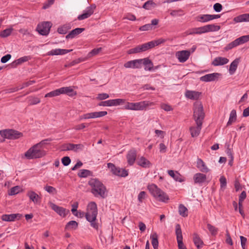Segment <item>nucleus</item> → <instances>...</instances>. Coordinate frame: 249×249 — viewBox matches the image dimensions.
<instances>
[{
  "mask_svg": "<svg viewBox=\"0 0 249 249\" xmlns=\"http://www.w3.org/2000/svg\"><path fill=\"white\" fill-rule=\"evenodd\" d=\"M91 174V172L89 170L86 169L80 170L78 174V176L80 178H86L89 176Z\"/></svg>",
  "mask_w": 249,
  "mask_h": 249,
  "instance_id": "nucleus-50",
  "label": "nucleus"
},
{
  "mask_svg": "<svg viewBox=\"0 0 249 249\" xmlns=\"http://www.w3.org/2000/svg\"><path fill=\"white\" fill-rule=\"evenodd\" d=\"M236 120V110L233 109L231 111L230 115V118L227 123V125L229 126L231 125Z\"/></svg>",
  "mask_w": 249,
  "mask_h": 249,
  "instance_id": "nucleus-40",
  "label": "nucleus"
},
{
  "mask_svg": "<svg viewBox=\"0 0 249 249\" xmlns=\"http://www.w3.org/2000/svg\"><path fill=\"white\" fill-rule=\"evenodd\" d=\"M146 197V193L144 191H141L138 196V199L139 202H142L143 199Z\"/></svg>",
  "mask_w": 249,
  "mask_h": 249,
  "instance_id": "nucleus-60",
  "label": "nucleus"
},
{
  "mask_svg": "<svg viewBox=\"0 0 249 249\" xmlns=\"http://www.w3.org/2000/svg\"><path fill=\"white\" fill-rule=\"evenodd\" d=\"M152 29V25H150V24H146L142 26H141L139 28V30L142 31H146Z\"/></svg>",
  "mask_w": 249,
  "mask_h": 249,
  "instance_id": "nucleus-62",
  "label": "nucleus"
},
{
  "mask_svg": "<svg viewBox=\"0 0 249 249\" xmlns=\"http://www.w3.org/2000/svg\"><path fill=\"white\" fill-rule=\"evenodd\" d=\"M50 206L54 211H55L60 216L63 217H65L70 212L69 210H67L62 207L58 206L52 202L50 203Z\"/></svg>",
  "mask_w": 249,
  "mask_h": 249,
  "instance_id": "nucleus-12",
  "label": "nucleus"
},
{
  "mask_svg": "<svg viewBox=\"0 0 249 249\" xmlns=\"http://www.w3.org/2000/svg\"><path fill=\"white\" fill-rule=\"evenodd\" d=\"M0 135L8 139H16L22 136V133L15 130H4L0 131Z\"/></svg>",
  "mask_w": 249,
  "mask_h": 249,
  "instance_id": "nucleus-7",
  "label": "nucleus"
},
{
  "mask_svg": "<svg viewBox=\"0 0 249 249\" xmlns=\"http://www.w3.org/2000/svg\"><path fill=\"white\" fill-rule=\"evenodd\" d=\"M20 188L19 186H16L12 187L10 191L9 195L13 196L18 194L20 191Z\"/></svg>",
  "mask_w": 249,
  "mask_h": 249,
  "instance_id": "nucleus-59",
  "label": "nucleus"
},
{
  "mask_svg": "<svg viewBox=\"0 0 249 249\" xmlns=\"http://www.w3.org/2000/svg\"><path fill=\"white\" fill-rule=\"evenodd\" d=\"M194 180L196 183H202L206 180V176L202 173H196L194 176Z\"/></svg>",
  "mask_w": 249,
  "mask_h": 249,
  "instance_id": "nucleus-29",
  "label": "nucleus"
},
{
  "mask_svg": "<svg viewBox=\"0 0 249 249\" xmlns=\"http://www.w3.org/2000/svg\"><path fill=\"white\" fill-rule=\"evenodd\" d=\"M89 184L91 188V192L95 197L105 198L107 196V192L105 186L99 180L92 178L89 181Z\"/></svg>",
  "mask_w": 249,
  "mask_h": 249,
  "instance_id": "nucleus-3",
  "label": "nucleus"
},
{
  "mask_svg": "<svg viewBox=\"0 0 249 249\" xmlns=\"http://www.w3.org/2000/svg\"><path fill=\"white\" fill-rule=\"evenodd\" d=\"M154 104L153 102L147 101L137 103L127 102L124 106V108L132 110H142L145 109L147 107L153 106Z\"/></svg>",
  "mask_w": 249,
  "mask_h": 249,
  "instance_id": "nucleus-6",
  "label": "nucleus"
},
{
  "mask_svg": "<svg viewBox=\"0 0 249 249\" xmlns=\"http://www.w3.org/2000/svg\"><path fill=\"white\" fill-rule=\"evenodd\" d=\"M239 45L247 42L249 41V35L247 36H242L237 38Z\"/></svg>",
  "mask_w": 249,
  "mask_h": 249,
  "instance_id": "nucleus-53",
  "label": "nucleus"
},
{
  "mask_svg": "<svg viewBox=\"0 0 249 249\" xmlns=\"http://www.w3.org/2000/svg\"><path fill=\"white\" fill-rule=\"evenodd\" d=\"M27 196L35 204L39 203L40 202V197L34 191H29L27 194Z\"/></svg>",
  "mask_w": 249,
  "mask_h": 249,
  "instance_id": "nucleus-23",
  "label": "nucleus"
},
{
  "mask_svg": "<svg viewBox=\"0 0 249 249\" xmlns=\"http://www.w3.org/2000/svg\"><path fill=\"white\" fill-rule=\"evenodd\" d=\"M137 156L136 150L131 149L128 152L126 155V159L128 164L132 165L135 161Z\"/></svg>",
  "mask_w": 249,
  "mask_h": 249,
  "instance_id": "nucleus-18",
  "label": "nucleus"
},
{
  "mask_svg": "<svg viewBox=\"0 0 249 249\" xmlns=\"http://www.w3.org/2000/svg\"><path fill=\"white\" fill-rule=\"evenodd\" d=\"M193 241L195 245L198 249L202 248V246L203 245V241L201 239L199 235L196 233L193 234Z\"/></svg>",
  "mask_w": 249,
  "mask_h": 249,
  "instance_id": "nucleus-34",
  "label": "nucleus"
},
{
  "mask_svg": "<svg viewBox=\"0 0 249 249\" xmlns=\"http://www.w3.org/2000/svg\"><path fill=\"white\" fill-rule=\"evenodd\" d=\"M72 50L55 49L52 50L47 53L48 55H63L71 52Z\"/></svg>",
  "mask_w": 249,
  "mask_h": 249,
  "instance_id": "nucleus-20",
  "label": "nucleus"
},
{
  "mask_svg": "<svg viewBox=\"0 0 249 249\" xmlns=\"http://www.w3.org/2000/svg\"><path fill=\"white\" fill-rule=\"evenodd\" d=\"M22 217V215L19 213L3 214L1 216V219L4 221H14L16 219H20Z\"/></svg>",
  "mask_w": 249,
  "mask_h": 249,
  "instance_id": "nucleus-19",
  "label": "nucleus"
},
{
  "mask_svg": "<svg viewBox=\"0 0 249 249\" xmlns=\"http://www.w3.org/2000/svg\"><path fill=\"white\" fill-rule=\"evenodd\" d=\"M138 164L143 168H148L151 165L150 162L144 157H141L138 160Z\"/></svg>",
  "mask_w": 249,
  "mask_h": 249,
  "instance_id": "nucleus-32",
  "label": "nucleus"
},
{
  "mask_svg": "<svg viewBox=\"0 0 249 249\" xmlns=\"http://www.w3.org/2000/svg\"><path fill=\"white\" fill-rule=\"evenodd\" d=\"M78 223L74 220L69 221L65 226L66 229H76L78 227Z\"/></svg>",
  "mask_w": 249,
  "mask_h": 249,
  "instance_id": "nucleus-44",
  "label": "nucleus"
},
{
  "mask_svg": "<svg viewBox=\"0 0 249 249\" xmlns=\"http://www.w3.org/2000/svg\"><path fill=\"white\" fill-rule=\"evenodd\" d=\"M146 61L142 58L135 59L126 62L124 66L125 68L141 69L142 67V63H144Z\"/></svg>",
  "mask_w": 249,
  "mask_h": 249,
  "instance_id": "nucleus-9",
  "label": "nucleus"
},
{
  "mask_svg": "<svg viewBox=\"0 0 249 249\" xmlns=\"http://www.w3.org/2000/svg\"><path fill=\"white\" fill-rule=\"evenodd\" d=\"M109 95L106 93H102L98 94L96 97L97 99L99 100H103L109 98Z\"/></svg>",
  "mask_w": 249,
  "mask_h": 249,
  "instance_id": "nucleus-63",
  "label": "nucleus"
},
{
  "mask_svg": "<svg viewBox=\"0 0 249 249\" xmlns=\"http://www.w3.org/2000/svg\"><path fill=\"white\" fill-rule=\"evenodd\" d=\"M150 238L151 239V243L154 249H158L159 241L158 236L157 233L154 232L151 234L150 235Z\"/></svg>",
  "mask_w": 249,
  "mask_h": 249,
  "instance_id": "nucleus-35",
  "label": "nucleus"
},
{
  "mask_svg": "<svg viewBox=\"0 0 249 249\" xmlns=\"http://www.w3.org/2000/svg\"><path fill=\"white\" fill-rule=\"evenodd\" d=\"M95 7L96 6L95 5H91V6L87 7L86 10L84 11L82 14L78 16V19L81 20L89 17L94 13Z\"/></svg>",
  "mask_w": 249,
  "mask_h": 249,
  "instance_id": "nucleus-13",
  "label": "nucleus"
},
{
  "mask_svg": "<svg viewBox=\"0 0 249 249\" xmlns=\"http://www.w3.org/2000/svg\"><path fill=\"white\" fill-rule=\"evenodd\" d=\"M91 113L92 118L102 117L106 116L107 114V112L106 111H101L99 112H94Z\"/></svg>",
  "mask_w": 249,
  "mask_h": 249,
  "instance_id": "nucleus-47",
  "label": "nucleus"
},
{
  "mask_svg": "<svg viewBox=\"0 0 249 249\" xmlns=\"http://www.w3.org/2000/svg\"><path fill=\"white\" fill-rule=\"evenodd\" d=\"M205 33L211 32L218 31L220 29V26L214 24H208L204 26Z\"/></svg>",
  "mask_w": 249,
  "mask_h": 249,
  "instance_id": "nucleus-33",
  "label": "nucleus"
},
{
  "mask_svg": "<svg viewBox=\"0 0 249 249\" xmlns=\"http://www.w3.org/2000/svg\"><path fill=\"white\" fill-rule=\"evenodd\" d=\"M31 59V57L30 56H24L23 57H20L18 59L16 60L14 63H16L17 65H20L22 63L27 62Z\"/></svg>",
  "mask_w": 249,
  "mask_h": 249,
  "instance_id": "nucleus-49",
  "label": "nucleus"
},
{
  "mask_svg": "<svg viewBox=\"0 0 249 249\" xmlns=\"http://www.w3.org/2000/svg\"><path fill=\"white\" fill-rule=\"evenodd\" d=\"M147 189L152 196L159 201L167 202L169 199L167 194L155 184L148 185Z\"/></svg>",
  "mask_w": 249,
  "mask_h": 249,
  "instance_id": "nucleus-5",
  "label": "nucleus"
},
{
  "mask_svg": "<svg viewBox=\"0 0 249 249\" xmlns=\"http://www.w3.org/2000/svg\"><path fill=\"white\" fill-rule=\"evenodd\" d=\"M102 50V48H96L91 50L87 55L88 58H90L98 54Z\"/></svg>",
  "mask_w": 249,
  "mask_h": 249,
  "instance_id": "nucleus-52",
  "label": "nucleus"
},
{
  "mask_svg": "<svg viewBox=\"0 0 249 249\" xmlns=\"http://www.w3.org/2000/svg\"><path fill=\"white\" fill-rule=\"evenodd\" d=\"M190 51L188 50H183L178 51L176 53V56L178 59L179 62L184 63L186 62L190 55Z\"/></svg>",
  "mask_w": 249,
  "mask_h": 249,
  "instance_id": "nucleus-14",
  "label": "nucleus"
},
{
  "mask_svg": "<svg viewBox=\"0 0 249 249\" xmlns=\"http://www.w3.org/2000/svg\"><path fill=\"white\" fill-rule=\"evenodd\" d=\"M156 5V4L152 0H148L142 6V8L146 10H150L152 7H154Z\"/></svg>",
  "mask_w": 249,
  "mask_h": 249,
  "instance_id": "nucleus-46",
  "label": "nucleus"
},
{
  "mask_svg": "<svg viewBox=\"0 0 249 249\" xmlns=\"http://www.w3.org/2000/svg\"><path fill=\"white\" fill-rule=\"evenodd\" d=\"M63 147H64L63 150H72L74 152L82 150L84 148V145L82 144L67 143L63 145Z\"/></svg>",
  "mask_w": 249,
  "mask_h": 249,
  "instance_id": "nucleus-16",
  "label": "nucleus"
},
{
  "mask_svg": "<svg viewBox=\"0 0 249 249\" xmlns=\"http://www.w3.org/2000/svg\"><path fill=\"white\" fill-rule=\"evenodd\" d=\"M44 189L50 194L53 195L56 193V189L53 186L46 185L44 187Z\"/></svg>",
  "mask_w": 249,
  "mask_h": 249,
  "instance_id": "nucleus-54",
  "label": "nucleus"
},
{
  "mask_svg": "<svg viewBox=\"0 0 249 249\" xmlns=\"http://www.w3.org/2000/svg\"><path fill=\"white\" fill-rule=\"evenodd\" d=\"M35 83V81L34 80H30L26 82L23 83L22 85L19 86L18 87H15L14 88L10 89H8L6 93H11V92H14L15 91H17L19 89H21L27 87L34 83Z\"/></svg>",
  "mask_w": 249,
  "mask_h": 249,
  "instance_id": "nucleus-22",
  "label": "nucleus"
},
{
  "mask_svg": "<svg viewBox=\"0 0 249 249\" xmlns=\"http://www.w3.org/2000/svg\"><path fill=\"white\" fill-rule=\"evenodd\" d=\"M205 33L204 26L198 28H195L189 31V35L201 34Z\"/></svg>",
  "mask_w": 249,
  "mask_h": 249,
  "instance_id": "nucleus-39",
  "label": "nucleus"
},
{
  "mask_svg": "<svg viewBox=\"0 0 249 249\" xmlns=\"http://www.w3.org/2000/svg\"><path fill=\"white\" fill-rule=\"evenodd\" d=\"M61 161L64 166H68L71 161L70 157L67 156L63 157L61 160Z\"/></svg>",
  "mask_w": 249,
  "mask_h": 249,
  "instance_id": "nucleus-64",
  "label": "nucleus"
},
{
  "mask_svg": "<svg viewBox=\"0 0 249 249\" xmlns=\"http://www.w3.org/2000/svg\"><path fill=\"white\" fill-rule=\"evenodd\" d=\"M200 94V92L197 91L187 90L185 93V96L189 99L197 100L198 99Z\"/></svg>",
  "mask_w": 249,
  "mask_h": 249,
  "instance_id": "nucleus-31",
  "label": "nucleus"
},
{
  "mask_svg": "<svg viewBox=\"0 0 249 249\" xmlns=\"http://www.w3.org/2000/svg\"><path fill=\"white\" fill-rule=\"evenodd\" d=\"M219 181L221 189L224 190L227 186V180L226 178L224 176H221L219 179Z\"/></svg>",
  "mask_w": 249,
  "mask_h": 249,
  "instance_id": "nucleus-58",
  "label": "nucleus"
},
{
  "mask_svg": "<svg viewBox=\"0 0 249 249\" xmlns=\"http://www.w3.org/2000/svg\"><path fill=\"white\" fill-rule=\"evenodd\" d=\"M125 100L122 99H116L102 101L99 104V106L111 107L119 105L124 103Z\"/></svg>",
  "mask_w": 249,
  "mask_h": 249,
  "instance_id": "nucleus-11",
  "label": "nucleus"
},
{
  "mask_svg": "<svg viewBox=\"0 0 249 249\" xmlns=\"http://www.w3.org/2000/svg\"><path fill=\"white\" fill-rule=\"evenodd\" d=\"M19 32L20 34H22L23 36H32V33L27 29H24V28L20 29L19 30Z\"/></svg>",
  "mask_w": 249,
  "mask_h": 249,
  "instance_id": "nucleus-61",
  "label": "nucleus"
},
{
  "mask_svg": "<svg viewBox=\"0 0 249 249\" xmlns=\"http://www.w3.org/2000/svg\"><path fill=\"white\" fill-rule=\"evenodd\" d=\"M13 31V29L12 28L6 29L0 32V37L2 38H5L11 35Z\"/></svg>",
  "mask_w": 249,
  "mask_h": 249,
  "instance_id": "nucleus-42",
  "label": "nucleus"
},
{
  "mask_svg": "<svg viewBox=\"0 0 249 249\" xmlns=\"http://www.w3.org/2000/svg\"><path fill=\"white\" fill-rule=\"evenodd\" d=\"M47 154L45 149H43L36 143L30 147L24 154L25 157L28 160L39 159Z\"/></svg>",
  "mask_w": 249,
  "mask_h": 249,
  "instance_id": "nucleus-4",
  "label": "nucleus"
},
{
  "mask_svg": "<svg viewBox=\"0 0 249 249\" xmlns=\"http://www.w3.org/2000/svg\"><path fill=\"white\" fill-rule=\"evenodd\" d=\"M98 213L97 207L94 202H91L88 205L85 217L87 221L90 222V226L96 230H99V224L97 222Z\"/></svg>",
  "mask_w": 249,
  "mask_h": 249,
  "instance_id": "nucleus-2",
  "label": "nucleus"
},
{
  "mask_svg": "<svg viewBox=\"0 0 249 249\" xmlns=\"http://www.w3.org/2000/svg\"><path fill=\"white\" fill-rule=\"evenodd\" d=\"M107 167L110 169L111 172L115 175L125 177L128 175V172L127 170L116 167L115 165L112 163H107Z\"/></svg>",
  "mask_w": 249,
  "mask_h": 249,
  "instance_id": "nucleus-8",
  "label": "nucleus"
},
{
  "mask_svg": "<svg viewBox=\"0 0 249 249\" xmlns=\"http://www.w3.org/2000/svg\"><path fill=\"white\" fill-rule=\"evenodd\" d=\"M178 213L183 217L188 216V209L183 204H180L178 206Z\"/></svg>",
  "mask_w": 249,
  "mask_h": 249,
  "instance_id": "nucleus-41",
  "label": "nucleus"
},
{
  "mask_svg": "<svg viewBox=\"0 0 249 249\" xmlns=\"http://www.w3.org/2000/svg\"><path fill=\"white\" fill-rule=\"evenodd\" d=\"M176 234L177 236V240L183 239L182 231L179 224H177L175 227Z\"/></svg>",
  "mask_w": 249,
  "mask_h": 249,
  "instance_id": "nucleus-43",
  "label": "nucleus"
},
{
  "mask_svg": "<svg viewBox=\"0 0 249 249\" xmlns=\"http://www.w3.org/2000/svg\"><path fill=\"white\" fill-rule=\"evenodd\" d=\"M168 173L177 181L181 182L184 180L183 177L177 171L175 172L174 171L170 170L168 171Z\"/></svg>",
  "mask_w": 249,
  "mask_h": 249,
  "instance_id": "nucleus-24",
  "label": "nucleus"
},
{
  "mask_svg": "<svg viewBox=\"0 0 249 249\" xmlns=\"http://www.w3.org/2000/svg\"><path fill=\"white\" fill-rule=\"evenodd\" d=\"M59 91L58 89L52 91L45 94V97H53L59 95Z\"/></svg>",
  "mask_w": 249,
  "mask_h": 249,
  "instance_id": "nucleus-57",
  "label": "nucleus"
},
{
  "mask_svg": "<svg viewBox=\"0 0 249 249\" xmlns=\"http://www.w3.org/2000/svg\"><path fill=\"white\" fill-rule=\"evenodd\" d=\"M229 62V59L225 57H217L214 59L212 62L213 66H217L226 64Z\"/></svg>",
  "mask_w": 249,
  "mask_h": 249,
  "instance_id": "nucleus-25",
  "label": "nucleus"
},
{
  "mask_svg": "<svg viewBox=\"0 0 249 249\" xmlns=\"http://www.w3.org/2000/svg\"><path fill=\"white\" fill-rule=\"evenodd\" d=\"M193 116L196 126H191L190 128V131L192 137H196L200 133L205 116L203 106L201 103H196L194 104Z\"/></svg>",
  "mask_w": 249,
  "mask_h": 249,
  "instance_id": "nucleus-1",
  "label": "nucleus"
},
{
  "mask_svg": "<svg viewBox=\"0 0 249 249\" xmlns=\"http://www.w3.org/2000/svg\"><path fill=\"white\" fill-rule=\"evenodd\" d=\"M167 40V39L162 38H159L157 40H152L147 42L149 49L154 48L155 46H158L161 44L165 43Z\"/></svg>",
  "mask_w": 249,
  "mask_h": 249,
  "instance_id": "nucleus-28",
  "label": "nucleus"
},
{
  "mask_svg": "<svg viewBox=\"0 0 249 249\" xmlns=\"http://www.w3.org/2000/svg\"><path fill=\"white\" fill-rule=\"evenodd\" d=\"M40 102V100L39 98L35 96L29 97V105H35L39 104Z\"/></svg>",
  "mask_w": 249,
  "mask_h": 249,
  "instance_id": "nucleus-48",
  "label": "nucleus"
},
{
  "mask_svg": "<svg viewBox=\"0 0 249 249\" xmlns=\"http://www.w3.org/2000/svg\"><path fill=\"white\" fill-rule=\"evenodd\" d=\"M235 22H249V13L244 14L235 17L233 18Z\"/></svg>",
  "mask_w": 249,
  "mask_h": 249,
  "instance_id": "nucleus-30",
  "label": "nucleus"
},
{
  "mask_svg": "<svg viewBox=\"0 0 249 249\" xmlns=\"http://www.w3.org/2000/svg\"><path fill=\"white\" fill-rule=\"evenodd\" d=\"M70 28L71 27L69 25L66 24L59 27L57 29V32L60 34H65Z\"/></svg>",
  "mask_w": 249,
  "mask_h": 249,
  "instance_id": "nucleus-45",
  "label": "nucleus"
},
{
  "mask_svg": "<svg viewBox=\"0 0 249 249\" xmlns=\"http://www.w3.org/2000/svg\"><path fill=\"white\" fill-rule=\"evenodd\" d=\"M146 61L145 63H142V65L145 66L144 69L146 71H151L153 68V63L152 61L148 57L142 58Z\"/></svg>",
  "mask_w": 249,
  "mask_h": 249,
  "instance_id": "nucleus-37",
  "label": "nucleus"
},
{
  "mask_svg": "<svg viewBox=\"0 0 249 249\" xmlns=\"http://www.w3.org/2000/svg\"><path fill=\"white\" fill-rule=\"evenodd\" d=\"M196 167L202 172L208 173L209 171V168L201 159H197L196 161Z\"/></svg>",
  "mask_w": 249,
  "mask_h": 249,
  "instance_id": "nucleus-26",
  "label": "nucleus"
},
{
  "mask_svg": "<svg viewBox=\"0 0 249 249\" xmlns=\"http://www.w3.org/2000/svg\"><path fill=\"white\" fill-rule=\"evenodd\" d=\"M239 45L237 39L233 41L232 42L229 43L225 48V50L226 51L230 50L234 47H237Z\"/></svg>",
  "mask_w": 249,
  "mask_h": 249,
  "instance_id": "nucleus-51",
  "label": "nucleus"
},
{
  "mask_svg": "<svg viewBox=\"0 0 249 249\" xmlns=\"http://www.w3.org/2000/svg\"><path fill=\"white\" fill-rule=\"evenodd\" d=\"M149 49L148 43H144L141 45H138L134 48L129 49L127 51L128 54L137 53L143 52H145Z\"/></svg>",
  "mask_w": 249,
  "mask_h": 249,
  "instance_id": "nucleus-15",
  "label": "nucleus"
},
{
  "mask_svg": "<svg viewBox=\"0 0 249 249\" xmlns=\"http://www.w3.org/2000/svg\"><path fill=\"white\" fill-rule=\"evenodd\" d=\"M207 228L213 235H215L218 231V229L210 224H208Z\"/></svg>",
  "mask_w": 249,
  "mask_h": 249,
  "instance_id": "nucleus-55",
  "label": "nucleus"
},
{
  "mask_svg": "<svg viewBox=\"0 0 249 249\" xmlns=\"http://www.w3.org/2000/svg\"><path fill=\"white\" fill-rule=\"evenodd\" d=\"M52 24L50 22L46 21L38 24L36 30L41 35L46 36L49 33Z\"/></svg>",
  "mask_w": 249,
  "mask_h": 249,
  "instance_id": "nucleus-10",
  "label": "nucleus"
},
{
  "mask_svg": "<svg viewBox=\"0 0 249 249\" xmlns=\"http://www.w3.org/2000/svg\"><path fill=\"white\" fill-rule=\"evenodd\" d=\"M210 17V15L209 14L200 15L196 17V19L200 22H206L211 20Z\"/></svg>",
  "mask_w": 249,
  "mask_h": 249,
  "instance_id": "nucleus-38",
  "label": "nucleus"
},
{
  "mask_svg": "<svg viewBox=\"0 0 249 249\" xmlns=\"http://www.w3.org/2000/svg\"><path fill=\"white\" fill-rule=\"evenodd\" d=\"M218 73H213L210 74H206L200 78V79L202 81L204 82H210L214 81L217 79L219 75Z\"/></svg>",
  "mask_w": 249,
  "mask_h": 249,
  "instance_id": "nucleus-21",
  "label": "nucleus"
},
{
  "mask_svg": "<svg viewBox=\"0 0 249 249\" xmlns=\"http://www.w3.org/2000/svg\"><path fill=\"white\" fill-rule=\"evenodd\" d=\"M239 59L238 58H236L231 63L229 68V73L231 75L233 74L235 72L239 64Z\"/></svg>",
  "mask_w": 249,
  "mask_h": 249,
  "instance_id": "nucleus-36",
  "label": "nucleus"
},
{
  "mask_svg": "<svg viewBox=\"0 0 249 249\" xmlns=\"http://www.w3.org/2000/svg\"><path fill=\"white\" fill-rule=\"evenodd\" d=\"M59 94H65L67 95L72 97L77 94L76 91H74L71 87H62L58 89Z\"/></svg>",
  "mask_w": 249,
  "mask_h": 249,
  "instance_id": "nucleus-17",
  "label": "nucleus"
},
{
  "mask_svg": "<svg viewBox=\"0 0 249 249\" xmlns=\"http://www.w3.org/2000/svg\"><path fill=\"white\" fill-rule=\"evenodd\" d=\"M85 30V28H77L71 31L66 36L67 39L73 38L77 35L81 34L83 31Z\"/></svg>",
  "mask_w": 249,
  "mask_h": 249,
  "instance_id": "nucleus-27",
  "label": "nucleus"
},
{
  "mask_svg": "<svg viewBox=\"0 0 249 249\" xmlns=\"http://www.w3.org/2000/svg\"><path fill=\"white\" fill-rule=\"evenodd\" d=\"M52 140L50 138L49 139H46L42 140L39 142L37 143V144L39 145L40 147L41 148H43V149H45V145L48 144V142L52 141Z\"/></svg>",
  "mask_w": 249,
  "mask_h": 249,
  "instance_id": "nucleus-56",
  "label": "nucleus"
}]
</instances>
